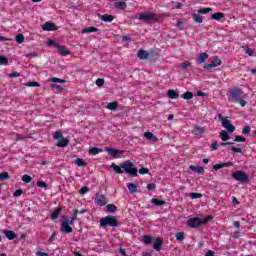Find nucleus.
Segmentation results:
<instances>
[{"instance_id":"nucleus-15","label":"nucleus","mask_w":256,"mask_h":256,"mask_svg":"<svg viewBox=\"0 0 256 256\" xmlns=\"http://www.w3.org/2000/svg\"><path fill=\"white\" fill-rule=\"evenodd\" d=\"M56 48L62 57H67V55H69L71 53L69 50L65 49V47H63L59 44H56Z\"/></svg>"},{"instance_id":"nucleus-58","label":"nucleus","mask_w":256,"mask_h":256,"mask_svg":"<svg viewBox=\"0 0 256 256\" xmlns=\"http://www.w3.org/2000/svg\"><path fill=\"white\" fill-rule=\"evenodd\" d=\"M181 69H187L188 67H191V62H184L180 65Z\"/></svg>"},{"instance_id":"nucleus-5","label":"nucleus","mask_w":256,"mask_h":256,"mask_svg":"<svg viewBox=\"0 0 256 256\" xmlns=\"http://www.w3.org/2000/svg\"><path fill=\"white\" fill-rule=\"evenodd\" d=\"M232 178H234L235 181H239L240 183L249 181V175L241 170L232 173Z\"/></svg>"},{"instance_id":"nucleus-38","label":"nucleus","mask_w":256,"mask_h":256,"mask_svg":"<svg viewBox=\"0 0 256 256\" xmlns=\"http://www.w3.org/2000/svg\"><path fill=\"white\" fill-rule=\"evenodd\" d=\"M207 13H211V8H202L198 10L199 15H207Z\"/></svg>"},{"instance_id":"nucleus-32","label":"nucleus","mask_w":256,"mask_h":256,"mask_svg":"<svg viewBox=\"0 0 256 256\" xmlns=\"http://www.w3.org/2000/svg\"><path fill=\"white\" fill-rule=\"evenodd\" d=\"M115 7H116V9H120L123 11V10L127 9V3L123 2V1L116 2Z\"/></svg>"},{"instance_id":"nucleus-11","label":"nucleus","mask_w":256,"mask_h":256,"mask_svg":"<svg viewBox=\"0 0 256 256\" xmlns=\"http://www.w3.org/2000/svg\"><path fill=\"white\" fill-rule=\"evenodd\" d=\"M105 151L106 153H108V155H110V157H114V159H117L119 155H123L124 153L123 150L113 149V148H107Z\"/></svg>"},{"instance_id":"nucleus-61","label":"nucleus","mask_w":256,"mask_h":256,"mask_svg":"<svg viewBox=\"0 0 256 256\" xmlns=\"http://www.w3.org/2000/svg\"><path fill=\"white\" fill-rule=\"evenodd\" d=\"M138 173H140V175H147V173H149V169L141 168Z\"/></svg>"},{"instance_id":"nucleus-46","label":"nucleus","mask_w":256,"mask_h":256,"mask_svg":"<svg viewBox=\"0 0 256 256\" xmlns=\"http://www.w3.org/2000/svg\"><path fill=\"white\" fill-rule=\"evenodd\" d=\"M51 83H65V80L57 77H53L50 79Z\"/></svg>"},{"instance_id":"nucleus-26","label":"nucleus","mask_w":256,"mask_h":256,"mask_svg":"<svg viewBox=\"0 0 256 256\" xmlns=\"http://www.w3.org/2000/svg\"><path fill=\"white\" fill-rule=\"evenodd\" d=\"M167 95L170 99H179V93L175 90H168Z\"/></svg>"},{"instance_id":"nucleus-12","label":"nucleus","mask_w":256,"mask_h":256,"mask_svg":"<svg viewBox=\"0 0 256 256\" xmlns=\"http://www.w3.org/2000/svg\"><path fill=\"white\" fill-rule=\"evenodd\" d=\"M192 133L198 139H201V137H203V133H205V127L194 125V130L192 131Z\"/></svg>"},{"instance_id":"nucleus-1","label":"nucleus","mask_w":256,"mask_h":256,"mask_svg":"<svg viewBox=\"0 0 256 256\" xmlns=\"http://www.w3.org/2000/svg\"><path fill=\"white\" fill-rule=\"evenodd\" d=\"M121 168L124 169L125 173L127 175H130L131 177H139L137 168L134 167L132 162L125 161L121 164Z\"/></svg>"},{"instance_id":"nucleus-21","label":"nucleus","mask_w":256,"mask_h":256,"mask_svg":"<svg viewBox=\"0 0 256 256\" xmlns=\"http://www.w3.org/2000/svg\"><path fill=\"white\" fill-rule=\"evenodd\" d=\"M138 187L139 186L135 183H127V188L130 191V193H137Z\"/></svg>"},{"instance_id":"nucleus-56","label":"nucleus","mask_w":256,"mask_h":256,"mask_svg":"<svg viewBox=\"0 0 256 256\" xmlns=\"http://www.w3.org/2000/svg\"><path fill=\"white\" fill-rule=\"evenodd\" d=\"M37 187H40L42 189H47V183H45L43 181H38L37 182Z\"/></svg>"},{"instance_id":"nucleus-27","label":"nucleus","mask_w":256,"mask_h":256,"mask_svg":"<svg viewBox=\"0 0 256 256\" xmlns=\"http://www.w3.org/2000/svg\"><path fill=\"white\" fill-rule=\"evenodd\" d=\"M151 203H153L154 205H156V207H161L163 205H165L167 202H165L164 200H159L157 198H153L151 200Z\"/></svg>"},{"instance_id":"nucleus-16","label":"nucleus","mask_w":256,"mask_h":256,"mask_svg":"<svg viewBox=\"0 0 256 256\" xmlns=\"http://www.w3.org/2000/svg\"><path fill=\"white\" fill-rule=\"evenodd\" d=\"M189 170L195 171L198 175H203V173H205V169L201 166L190 165Z\"/></svg>"},{"instance_id":"nucleus-52","label":"nucleus","mask_w":256,"mask_h":256,"mask_svg":"<svg viewBox=\"0 0 256 256\" xmlns=\"http://www.w3.org/2000/svg\"><path fill=\"white\" fill-rule=\"evenodd\" d=\"M80 195H85V193H89V187L84 186L79 190Z\"/></svg>"},{"instance_id":"nucleus-53","label":"nucleus","mask_w":256,"mask_h":256,"mask_svg":"<svg viewBox=\"0 0 256 256\" xmlns=\"http://www.w3.org/2000/svg\"><path fill=\"white\" fill-rule=\"evenodd\" d=\"M243 135H249L251 133V127L250 126H245L242 130Z\"/></svg>"},{"instance_id":"nucleus-64","label":"nucleus","mask_w":256,"mask_h":256,"mask_svg":"<svg viewBox=\"0 0 256 256\" xmlns=\"http://www.w3.org/2000/svg\"><path fill=\"white\" fill-rule=\"evenodd\" d=\"M36 255H37V256H49V254H47L46 252H40V251H38V252L36 253Z\"/></svg>"},{"instance_id":"nucleus-17","label":"nucleus","mask_w":256,"mask_h":256,"mask_svg":"<svg viewBox=\"0 0 256 256\" xmlns=\"http://www.w3.org/2000/svg\"><path fill=\"white\" fill-rule=\"evenodd\" d=\"M209 59V54L208 53H201L198 58L196 59L197 63L201 65V63H205Z\"/></svg>"},{"instance_id":"nucleus-18","label":"nucleus","mask_w":256,"mask_h":256,"mask_svg":"<svg viewBox=\"0 0 256 256\" xmlns=\"http://www.w3.org/2000/svg\"><path fill=\"white\" fill-rule=\"evenodd\" d=\"M242 49L245 51V54L249 57H256V52L249 46H242Z\"/></svg>"},{"instance_id":"nucleus-34","label":"nucleus","mask_w":256,"mask_h":256,"mask_svg":"<svg viewBox=\"0 0 256 256\" xmlns=\"http://www.w3.org/2000/svg\"><path fill=\"white\" fill-rule=\"evenodd\" d=\"M110 167H111L112 169H114L115 173H118V175L123 174V170H122L121 166H117L115 163H112V164L110 165Z\"/></svg>"},{"instance_id":"nucleus-24","label":"nucleus","mask_w":256,"mask_h":256,"mask_svg":"<svg viewBox=\"0 0 256 256\" xmlns=\"http://www.w3.org/2000/svg\"><path fill=\"white\" fill-rule=\"evenodd\" d=\"M163 245V240H161L160 238H157L154 242V249L156 251H161V246Z\"/></svg>"},{"instance_id":"nucleus-37","label":"nucleus","mask_w":256,"mask_h":256,"mask_svg":"<svg viewBox=\"0 0 256 256\" xmlns=\"http://www.w3.org/2000/svg\"><path fill=\"white\" fill-rule=\"evenodd\" d=\"M77 213H79V210H75L72 217L70 218V225H75V221H77Z\"/></svg>"},{"instance_id":"nucleus-28","label":"nucleus","mask_w":256,"mask_h":256,"mask_svg":"<svg viewBox=\"0 0 256 256\" xmlns=\"http://www.w3.org/2000/svg\"><path fill=\"white\" fill-rule=\"evenodd\" d=\"M99 153H103V149L98 147H93L89 150L90 155H99Z\"/></svg>"},{"instance_id":"nucleus-51","label":"nucleus","mask_w":256,"mask_h":256,"mask_svg":"<svg viewBox=\"0 0 256 256\" xmlns=\"http://www.w3.org/2000/svg\"><path fill=\"white\" fill-rule=\"evenodd\" d=\"M54 139H56V140H60V139H63V133H61L60 131H57V132H55V134H54Z\"/></svg>"},{"instance_id":"nucleus-55","label":"nucleus","mask_w":256,"mask_h":256,"mask_svg":"<svg viewBox=\"0 0 256 256\" xmlns=\"http://www.w3.org/2000/svg\"><path fill=\"white\" fill-rule=\"evenodd\" d=\"M234 141L237 143H245L246 139L243 136H236Z\"/></svg>"},{"instance_id":"nucleus-23","label":"nucleus","mask_w":256,"mask_h":256,"mask_svg":"<svg viewBox=\"0 0 256 256\" xmlns=\"http://www.w3.org/2000/svg\"><path fill=\"white\" fill-rule=\"evenodd\" d=\"M137 56L139 59H148L149 58V53L145 50H139L137 53Z\"/></svg>"},{"instance_id":"nucleus-45","label":"nucleus","mask_w":256,"mask_h":256,"mask_svg":"<svg viewBox=\"0 0 256 256\" xmlns=\"http://www.w3.org/2000/svg\"><path fill=\"white\" fill-rule=\"evenodd\" d=\"M25 87H39V83L38 82H26Z\"/></svg>"},{"instance_id":"nucleus-4","label":"nucleus","mask_w":256,"mask_h":256,"mask_svg":"<svg viewBox=\"0 0 256 256\" xmlns=\"http://www.w3.org/2000/svg\"><path fill=\"white\" fill-rule=\"evenodd\" d=\"M60 231L61 233H66V234H69V233H73V228L71 227V222L69 220V218H64L61 220L60 222Z\"/></svg>"},{"instance_id":"nucleus-39","label":"nucleus","mask_w":256,"mask_h":256,"mask_svg":"<svg viewBox=\"0 0 256 256\" xmlns=\"http://www.w3.org/2000/svg\"><path fill=\"white\" fill-rule=\"evenodd\" d=\"M144 137H145V139H148V141H151V139H157L155 137V135H153V133H151V132H145Z\"/></svg>"},{"instance_id":"nucleus-30","label":"nucleus","mask_w":256,"mask_h":256,"mask_svg":"<svg viewBox=\"0 0 256 256\" xmlns=\"http://www.w3.org/2000/svg\"><path fill=\"white\" fill-rule=\"evenodd\" d=\"M152 242H153V238H151V236L149 235L143 236L142 243H144V245H151Z\"/></svg>"},{"instance_id":"nucleus-2","label":"nucleus","mask_w":256,"mask_h":256,"mask_svg":"<svg viewBox=\"0 0 256 256\" xmlns=\"http://www.w3.org/2000/svg\"><path fill=\"white\" fill-rule=\"evenodd\" d=\"M119 227L117 218L115 216H106L100 219V227Z\"/></svg>"},{"instance_id":"nucleus-57","label":"nucleus","mask_w":256,"mask_h":256,"mask_svg":"<svg viewBox=\"0 0 256 256\" xmlns=\"http://www.w3.org/2000/svg\"><path fill=\"white\" fill-rule=\"evenodd\" d=\"M21 195H23V190L18 189L13 193L14 197H21Z\"/></svg>"},{"instance_id":"nucleus-7","label":"nucleus","mask_w":256,"mask_h":256,"mask_svg":"<svg viewBox=\"0 0 256 256\" xmlns=\"http://www.w3.org/2000/svg\"><path fill=\"white\" fill-rule=\"evenodd\" d=\"M188 227H191V229H197V227H201L203 225V219L199 217L190 218L187 221Z\"/></svg>"},{"instance_id":"nucleus-29","label":"nucleus","mask_w":256,"mask_h":256,"mask_svg":"<svg viewBox=\"0 0 256 256\" xmlns=\"http://www.w3.org/2000/svg\"><path fill=\"white\" fill-rule=\"evenodd\" d=\"M118 105H119V103L117 101L110 102L107 104L106 109H109L110 111H115V109H117Z\"/></svg>"},{"instance_id":"nucleus-63","label":"nucleus","mask_w":256,"mask_h":256,"mask_svg":"<svg viewBox=\"0 0 256 256\" xmlns=\"http://www.w3.org/2000/svg\"><path fill=\"white\" fill-rule=\"evenodd\" d=\"M204 256H215V252L213 250H208Z\"/></svg>"},{"instance_id":"nucleus-42","label":"nucleus","mask_w":256,"mask_h":256,"mask_svg":"<svg viewBox=\"0 0 256 256\" xmlns=\"http://www.w3.org/2000/svg\"><path fill=\"white\" fill-rule=\"evenodd\" d=\"M22 181L24 183H31V181H33V178H31V176L25 174V175L22 176Z\"/></svg>"},{"instance_id":"nucleus-6","label":"nucleus","mask_w":256,"mask_h":256,"mask_svg":"<svg viewBox=\"0 0 256 256\" xmlns=\"http://www.w3.org/2000/svg\"><path fill=\"white\" fill-rule=\"evenodd\" d=\"M219 119L222 123V127L228 131V133H234L235 132V126L231 124V121H229L227 118L223 117L222 115L219 116Z\"/></svg>"},{"instance_id":"nucleus-36","label":"nucleus","mask_w":256,"mask_h":256,"mask_svg":"<svg viewBox=\"0 0 256 256\" xmlns=\"http://www.w3.org/2000/svg\"><path fill=\"white\" fill-rule=\"evenodd\" d=\"M106 209H107L108 213H115V211H117V206H115L113 204H108V205H106Z\"/></svg>"},{"instance_id":"nucleus-19","label":"nucleus","mask_w":256,"mask_h":256,"mask_svg":"<svg viewBox=\"0 0 256 256\" xmlns=\"http://www.w3.org/2000/svg\"><path fill=\"white\" fill-rule=\"evenodd\" d=\"M4 235H6L7 239L9 241H13L17 237V234H15L12 230H3Z\"/></svg>"},{"instance_id":"nucleus-35","label":"nucleus","mask_w":256,"mask_h":256,"mask_svg":"<svg viewBox=\"0 0 256 256\" xmlns=\"http://www.w3.org/2000/svg\"><path fill=\"white\" fill-rule=\"evenodd\" d=\"M220 139H222V141H229L230 137H229V133H227V131L222 130L220 132Z\"/></svg>"},{"instance_id":"nucleus-50","label":"nucleus","mask_w":256,"mask_h":256,"mask_svg":"<svg viewBox=\"0 0 256 256\" xmlns=\"http://www.w3.org/2000/svg\"><path fill=\"white\" fill-rule=\"evenodd\" d=\"M9 179V174L7 172L0 173V181H5Z\"/></svg>"},{"instance_id":"nucleus-41","label":"nucleus","mask_w":256,"mask_h":256,"mask_svg":"<svg viewBox=\"0 0 256 256\" xmlns=\"http://www.w3.org/2000/svg\"><path fill=\"white\" fill-rule=\"evenodd\" d=\"M176 239H177V241H184V239H185V233H184V232H178V233H176Z\"/></svg>"},{"instance_id":"nucleus-33","label":"nucleus","mask_w":256,"mask_h":256,"mask_svg":"<svg viewBox=\"0 0 256 256\" xmlns=\"http://www.w3.org/2000/svg\"><path fill=\"white\" fill-rule=\"evenodd\" d=\"M97 31H99V29H97L96 27H86L82 30V33H97Z\"/></svg>"},{"instance_id":"nucleus-59","label":"nucleus","mask_w":256,"mask_h":256,"mask_svg":"<svg viewBox=\"0 0 256 256\" xmlns=\"http://www.w3.org/2000/svg\"><path fill=\"white\" fill-rule=\"evenodd\" d=\"M230 151H234V153H241L242 150H241V148L231 146Z\"/></svg>"},{"instance_id":"nucleus-3","label":"nucleus","mask_w":256,"mask_h":256,"mask_svg":"<svg viewBox=\"0 0 256 256\" xmlns=\"http://www.w3.org/2000/svg\"><path fill=\"white\" fill-rule=\"evenodd\" d=\"M228 99L229 101H234L237 103V101H240L243 99V90L241 88H233L229 93H228Z\"/></svg>"},{"instance_id":"nucleus-14","label":"nucleus","mask_w":256,"mask_h":256,"mask_svg":"<svg viewBox=\"0 0 256 256\" xmlns=\"http://www.w3.org/2000/svg\"><path fill=\"white\" fill-rule=\"evenodd\" d=\"M99 19H101V21H104V23H111L113 22V19H115V17H113L112 15L109 14H98Z\"/></svg>"},{"instance_id":"nucleus-48","label":"nucleus","mask_w":256,"mask_h":256,"mask_svg":"<svg viewBox=\"0 0 256 256\" xmlns=\"http://www.w3.org/2000/svg\"><path fill=\"white\" fill-rule=\"evenodd\" d=\"M96 85L97 87H103V85H105V80L103 78H98L96 80Z\"/></svg>"},{"instance_id":"nucleus-9","label":"nucleus","mask_w":256,"mask_h":256,"mask_svg":"<svg viewBox=\"0 0 256 256\" xmlns=\"http://www.w3.org/2000/svg\"><path fill=\"white\" fill-rule=\"evenodd\" d=\"M94 203L98 205V207H105L107 205V198L103 194H96V197L94 199Z\"/></svg>"},{"instance_id":"nucleus-60","label":"nucleus","mask_w":256,"mask_h":256,"mask_svg":"<svg viewBox=\"0 0 256 256\" xmlns=\"http://www.w3.org/2000/svg\"><path fill=\"white\" fill-rule=\"evenodd\" d=\"M214 171H219V169H223V163L215 164L213 166Z\"/></svg>"},{"instance_id":"nucleus-49","label":"nucleus","mask_w":256,"mask_h":256,"mask_svg":"<svg viewBox=\"0 0 256 256\" xmlns=\"http://www.w3.org/2000/svg\"><path fill=\"white\" fill-rule=\"evenodd\" d=\"M16 41L18 43H23V41H25V36H23V34L16 35Z\"/></svg>"},{"instance_id":"nucleus-54","label":"nucleus","mask_w":256,"mask_h":256,"mask_svg":"<svg viewBox=\"0 0 256 256\" xmlns=\"http://www.w3.org/2000/svg\"><path fill=\"white\" fill-rule=\"evenodd\" d=\"M148 191H155L157 189V185L155 183H150L147 185Z\"/></svg>"},{"instance_id":"nucleus-40","label":"nucleus","mask_w":256,"mask_h":256,"mask_svg":"<svg viewBox=\"0 0 256 256\" xmlns=\"http://www.w3.org/2000/svg\"><path fill=\"white\" fill-rule=\"evenodd\" d=\"M193 97V92H185L182 95V98H184L186 101H189Z\"/></svg>"},{"instance_id":"nucleus-25","label":"nucleus","mask_w":256,"mask_h":256,"mask_svg":"<svg viewBox=\"0 0 256 256\" xmlns=\"http://www.w3.org/2000/svg\"><path fill=\"white\" fill-rule=\"evenodd\" d=\"M67 145H69V140H67L66 138H61L57 142V147H67Z\"/></svg>"},{"instance_id":"nucleus-22","label":"nucleus","mask_w":256,"mask_h":256,"mask_svg":"<svg viewBox=\"0 0 256 256\" xmlns=\"http://www.w3.org/2000/svg\"><path fill=\"white\" fill-rule=\"evenodd\" d=\"M191 15H192V18H193V20L195 21V23H203V17H201V16L199 15V13H197V12H192Z\"/></svg>"},{"instance_id":"nucleus-44","label":"nucleus","mask_w":256,"mask_h":256,"mask_svg":"<svg viewBox=\"0 0 256 256\" xmlns=\"http://www.w3.org/2000/svg\"><path fill=\"white\" fill-rule=\"evenodd\" d=\"M201 197H203V194L201 193H195V192L190 193L191 199H201Z\"/></svg>"},{"instance_id":"nucleus-20","label":"nucleus","mask_w":256,"mask_h":256,"mask_svg":"<svg viewBox=\"0 0 256 256\" xmlns=\"http://www.w3.org/2000/svg\"><path fill=\"white\" fill-rule=\"evenodd\" d=\"M225 18V14L222 12H217L211 15V19H214V21H221V19Z\"/></svg>"},{"instance_id":"nucleus-43","label":"nucleus","mask_w":256,"mask_h":256,"mask_svg":"<svg viewBox=\"0 0 256 256\" xmlns=\"http://www.w3.org/2000/svg\"><path fill=\"white\" fill-rule=\"evenodd\" d=\"M75 163L76 165H78V167H85V165H87V163H85V161L82 160L81 158H77Z\"/></svg>"},{"instance_id":"nucleus-47","label":"nucleus","mask_w":256,"mask_h":256,"mask_svg":"<svg viewBox=\"0 0 256 256\" xmlns=\"http://www.w3.org/2000/svg\"><path fill=\"white\" fill-rule=\"evenodd\" d=\"M9 63V59L5 56H0V65H7Z\"/></svg>"},{"instance_id":"nucleus-62","label":"nucleus","mask_w":256,"mask_h":256,"mask_svg":"<svg viewBox=\"0 0 256 256\" xmlns=\"http://www.w3.org/2000/svg\"><path fill=\"white\" fill-rule=\"evenodd\" d=\"M8 77H10V78H13V77H21V74L18 73V72H13V73L8 74Z\"/></svg>"},{"instance_id":"nucleus-8","label":"nucleus","mask_w":256,"mask_h":256,"mask_svg":"<svg viewBox=\"0 0 256 256\" xmlns=\"http://www.w3.org/2000/svg\"><path fill=\"white\" fill-rule=\"evenodd\" d=\"M140 21H144V23H151V21H157L155 14L153 13H142L139 16Z\"/></svg>"},{"instance_id":"nucleus-10","label":"nucleus","mask_w":256,"mask_h":256,"mask_svg":"<svg viewBox=\"0 0 256 256\" xmlns=\"http://www.w3.org/2000/svg\"><path fill=\"white\" fill-rule=\"evenodd\" d=\"M221 59H219V57H215L210 64H205L204 65V69L206 70H211L214 69L215 67H219V65H221Z\"/></svg>"},{"instance_id":"nucleus-13","label":"nucleus","mask_w":256,"mask_h":256,"mask_svg":"<svg viewBox=\"0 0 256 256\" xmlns=\"http://www.w3.org/2000/svg\"><path fill=\"white\" fill-rule=\"evenodd\" d=\"M43 31H57V26L51 22H45L42 25Z\"/></svg>"},{"instance_id":"nucleus-31","label":"nucleus","mask_w":256,"mask_h":256,"mask_svg":"<svg viewBox=\"0 0 256 256\" xmlns=\"http://www.w3.org/2000/svg\"><path fill=\"white\" fill-rule=\"evenodd\" d=\"M59 213H61V207H58L56 210H54L51 214V219L55 221V219H59Z\"/></svg>"}]
</instances>
